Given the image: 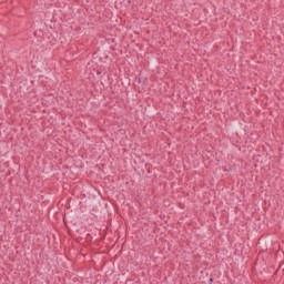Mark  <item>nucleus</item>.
Returning a JSON list of instances; mask_svg holds the SVG:
<instances>
[{"label":"nucleus","mask_w":284,"mask_h":284,"mask_svg":"<svg viewBox=\"0 0 284 284\" xmlns=\"http://www.w3.org/2000/svg\"><path fill=\"white\" fill-rule=\"evenodd\" d=\"M212 283H214V278L211 277V278L209 280V284H212Z\"/></svg>","instance_id":"f257e3e1"},{"label":"nucleus","mask_w":284,"mask_h":284,"mask_svg":"<svg viewBox=\"0 0 284 284\" xmlns=\"http://www.w3.org/2000/svg\"><path fill=\"white\" fill-rule=\"evenodd\" d=\"M97 74H101V71H97Z\"/></svg>","instance_id":"f03ea898"},{"label":"nucleus","mask_w":284,"mask_h":284,"mask_svg":"<svg viewBox=\"0 0 284 284\" xmlns=\"http://www.w3.org/2000/svg\"><path fill=\"white\" fill-rule=\"evenodd\" d=\"M139 83H141V78H139Z\"/></svg>","instance_id":"7ed1b4c3"}]
</instances>
